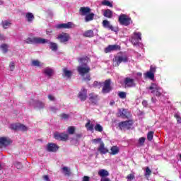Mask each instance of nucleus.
<instances>
[{"instance_id": "f257e3e1", "label": "nucleus", "mask_w": 181, "mask_h": 181, "mask_svg": "<svg viewBox=\"0 0 181 181\" xmlns=\"http://www.w3.org/2000/svg\"><path fill=\"white\" fill-rule=\"evenodd\" d=\"M77 71L81 77H83L85 81H90L91 80V76L88 73L91 71V68L88 66H77Z\"/></svg>"}, {"instance_id": "f03ea898", "label": "nucleus", "mask_w": 181, "mask_h": 181, "mask_svg": "<svg viewBox=\"0 0 181 181\" xmlns=\"http://www.w3.org/2000/svg\"><path fill=\"white\" fill-rule=\"evenodd\" d=\"M25 42L28 45L35 44V45H45V43H49V40L39 37H28L25 40Z\"/></svg>"}, {"instance_id": "7ed1b4c3", "label": "nucleus", "mask_w": 181, "mask_h": 181, "mask_svg": "<svg viewBox=\"0 0 181 181\" xmlns=\"http://www.w3.org/2000/svg\"><path fill=\"white\" fill-rule=\"evenodd\" d=\"M113 66L118 67L122 63H128V56L127 55H117L113 58Z\"/></svg>"}, {"instance_id": "20e7f679", "label": "nucleus", "mask_w": 181, "mask_h": 181, "mask_svg": "<svg viewBox=\"0 0 181 181\" xmlns=\"http://www.w3.org/2000/svg\"><path fill=\"white\" fill-rule=\"evenodd\" d=\"M118 22L123 26H129L132 23V19L125 14H121L119 16Z\"/></svg>"}, {"instance_id": "39448f33", "label": "nucleus", "mask_w": 181, "mask_h": 181, "mask_svg": "<svg viewBox=\"0 0 181 181\" xmlns=\"http://www.w3.org/2000/svg\"><path fill=\"white\" fill-rule=\"evenodd\" d=\"M147 90H151V94H154L156 97H160L162 95L161 88L156 83H151V86L147 88Z\"/></svg>"}, {"instance_id": "423d86ee", "label": "nucleus", "mask_w": 181, "mask_h": 181, "mask_svg": "<svg viewBox=\"0 0 181 181\" xmlns=\"http://www.w3.org/2000/svg\"><path fill=\"white\" fill-rule=\"evenodd\" d=\"M112 91V87L111 86V79H107L103 82V87L102 88L103 94H108Z\"/></svg>"}, {"instance_id": "0eeeda50", "label": "nucleus", "mask_w": 181, "mask_h": 181, "mask_svg": "<svg viewBox=\"0 0 181 181\" xmlns=\"http://www.w3.org/2000/svg\"><path fill=\"white\" fill-rule=\"evenodd\" d=\"M54 139H57V141H62L63 142H66V141L69 140V134L56 132L54 133Z\"/></svg>"}, {"instance_id": "6e6552de", "label": "nucleus", "mask_w": 181, "mask_h": 181, "mask_svg": "<svg viewBox=\"0 0 181 181\" xmlns=\"http://www.w3.org/2000/svg\"><path fill=\"white\" fill-rule=\"evenodd\" d=\"M124 84L125 88H132L136 87V83H135V79L130 77H126L124 80Z\"/></svg>"}, {"instance_id": "1a4fd4ad", "label": "nucleus", "mask_w": 181, "mask_h": 181, "mask_svg": "<svg viewBox=\"0 0 181 181\" xmlns=\"http://www.w3.org/2000/svg\"><path fill=\"white\" fill-rule=\"evenodd\" d=\"M12 144V140L8 137H0V149L2 148H6V146H9Z\"/></svg>"}, {"instance_id": "9d476101", "label": "nucleus", "mask_w": 181, "mask_h": 181, "mask_svg": "<svg viewBox=\"0 0 181 181\" xmlns=\"http://www.w3.org/2000/svg\"><path fill=\"white\" fill-rule=\"evenodd\" d=\"M88 100L90 104H93V105H97L98 101L100 100V96L93 92L88 95Z\"/></svg>"}, {"instance_id": "9b49d317", "label": "nucleus", "mask_w": 181, "mask_h": 181, "mask_svg": "<svg viewBox=\"0 0 181 181\" xmlns=\"http://www.w3.org/2000/svg\"><path fill=\"white\" fill-rule=\"evenodd\" d=\"M134 122L132 120H126L119 123V127L121 129H131Z\"/></svg>"}, {"instance_id": "f8f14e48", "label": "nucleus", "mask_w": 181, "mask_h": 181, "mask_svg": "<svg viewBox=\"0 0 181 181\" xmlns=\"http://www.w3.org/2000/svg\"><path fill=\"white\" fill-rule=\"evenodd\" d=\"M134 36L132 37L131 42L133 45L136 46V45H139V42L142 40V34L141 33H134Z\"/></svg>"}, {"instance_id": "ddd939ff", "label": "nucleus", "mask_w": 181, "mask_h": 181, "mask_svg": "<svg viewBox=\"0 0 181 181\" xmlns=\"http://www.w3.org/2000/svg\"><path fill=\"white\" fill-rule=\"evenodd\" d=\"M57 40H59L60 43H67L70 40V35L69 33H62L57 37Z\"/></svg>"}, {"instance_id": "4468645a", "label": "nucleus", "mask_w": 181, "mask_h": 181, "mask_svg": "<svg viewBox=\"0 0 181 181\" xmlns=\"http://www.w3.org/2000/svg\"><path fill=\"white\" fill-rule=\"evenodd\" d=\"M102 25L105 29H108L109 30H112V32H117V30L112 25H111V23L108 21L107 20H103Z\"/></svg>"}, {"instance_id": "2eb2a0df", "label": "nucleus", "mask_w": 181, "mask_h": 181, "mask_svg": "<svg viewBox=\"0 0 181 181\" xmlns=\"http://www.w3.org/2000/svg\"><path fill=\"white\" fill-rule=\"evenodd\" d=\"M59 146L54 143H48L47 144V152H57L59 151Z\"/></svg>"}, {"instance_id": "dca6fc26", "label": "nucleus", "mask_w": 181, "mask_h": 181, "mask_svg": "<svg viewBox=\"0 0 181 181\" xmlns=\"http://www.w3.org/2000/svg\"><path fill=\"white\" fill-rule=\"evenodd\" d=\"M117 50H121V47L119 45H109L105 49V53H111V52H115Z\"/></svg>"}, {"instance_id": "f3484780", "label": "nucleus", "mask_w": 181, "mask_h": 181, "mask_svg": "<svg viewBox=\"0 0 181 181\" xmlns=\"http://www.w3.org/2000/svg\"><path fill=\"white\" fill-rule=\"evenodd\" d=\"M78 97L81 101H86V100H87V89L82 88L78 94Z\"/></svg>"}, {"instance_id": "a211bd4d", "label": "nucleus", "mask_w": 181, "mask_h": 181, "mask_svg": "<svg viewBox=\"0 0 181 181\" xmlns=\"http://www.w3.org/2000/svg\"><path fill=\"white\" fill-rule=\"evenodd\" d=\"M129 115V112L127 109H119L117 112V117L120 118H128V115Z\"/></svg>"}, {"instance_id": "6ab92c4d", "label": "nucleus", "mask_w": 181, "mask_h": 181, "mask_svg": "<svg viewBox=\"0 0 181 181\" xmlns=\"http://www.w3.org/2000/svg\"><path fill=\"white\" fill-rule=\"evenodd\" d=\"M91 12V8L88 6L81 7L79 9V13L81 16H86Z\"/></svg>"}, {"instance_id": "aec40b11", "label": "nucleus", "mask_w": 181, "mask_h": 181, "mask_svg": "<svg viewBox=\"0 0 181 181\" xmlns=\"http://www.w3.org/2000/svg\"><path fill=\"white\" fill-rule=\"evenodd\" d=\"M98 152L101 155H105V153H108L109 151L107 148H105V144H104V142H101L100 146L98 148Z\"/></svg>"}, {"instance_id": "412c9836", "label": "nucleus", "mask_w": 181, "mask_h": 181, "mask_svg": "<svg viewBox=\"0 0 181 181\" xmlns=\"http://www.w3.org/2000/svg\"><path fill=\"white\" fill-rule=\"evenodd\" d=\"M73 25L72 22H68L67 23L58 24L57 25V29H71Z\"/></svg>"}, {"instance_id": "4be33fe9", "label": "nucleus", "mask_w": 181, "mask_h": 181, "mask_svg": "<svg viewBox=\"0 0 181 181\" xmlns=\"http://www.w3.org/2000/svg\"><path fill=\"white\" fill-rule=\"evenodd\" d=\"M90 60V58L86 56L83 57H80L78 59V63H80L81 66H88V61Z\"/></svg>"}, {"instance_id": "5701e85b", "label": "nucleus", "mask_w": 181, "mask_h": 181, "mask_svg": "<svg viewBox=\"0 0 181 181\" xmlns=\"http://www.w3.org/2000/svg\"><path fill=\"white\" fill-rule=\"evenodd\" d=\"M98 176H100L101 178L107 177V176H110V173L108 170L105 169H100L98 172Z\"/></svg>"}, {"instance_id": "b1692460", "label": "nucleus", "mask_w": 181, "mask_h": 181, "mask_svg": "<svg viewBox=\"0 0 181 181\" xmlns=\"http://www.w3.org/2000/svg\"><path fill=\"white\" fill-rule=\"evenodd\" d=\"M103 16L107 18V19H111L112 18V11L110 9H106L103 12Z\"/></svg>"}, {"instance_id": "393cba45", "label": "nucleus", "mask_w": 181, "mask_h": 181, "mask_svg": "<svg viewBox=\"0 0 181 181\" xmlns=\"http://www.w3.org/2000/svg\"><path fill=\"white\" fill-rule=\"evenodd\" d=\"M94 13H90L85 16V22H91V21H94Z\"/></svg>"}, {"instance_id": "a878e982", "label": "nucleus", "mask_w": 181, "mask_h": 181, "mask_svg": "<svg viewBox=\"0 0 181 181\" xmlns=\"http://www.w3.org/2000/svg\"><path fill=\"white\" fill-rule=\"evenodd\" d=\"M45 43H49V49H51L52 52H57V49H58L57 44H56L55 42H52L49 40H48V42H45Z\"/></svg>"}, {"instance_id": "bb28decb", "label": "nucleus", "mask_w": 181, "mask_h": 181, "mask_svg": "<svg viewBox=\"0 0 181 181\" xmlns=\"http://www.w3.org/2000/svg\"><path fill=\"white\" fill-rule=\"evenodd\" d=\"M62 172H63L64 176L69 177L71 175V170L69 167H63Z\"/></svg>"}, {"instance_id": "cd10ccee", "label": "nucleus", "mask_w": 181, "mask_h": 181, "mask_svg": "<svg viewBox=\"0 0 181 181\" xmlns=\"http://www.w3.org/2000/svg\"><path fill=\"white\" fill-rule=\"evenodd\" d=\"M83 36L84 37H94V31L88 30L84 32Z\"/></svg>"}, {"instance_id": "c85d7f7f", "label": "nucleus", "mask_w": 181, "mask_h": 181, "mask_svg": "<svg viewBox=\"0 0 181 181\" xmlns=\"http://www.w3.org/2000/svg\"><path fill=\"white\" fill-rule=\"evenodd\" d=\"M110 151V155H117V153H119V148L117 146H112Z\"/></svg>"}, {"instance_id": "c756f323", "label": "nucleus", "mask_w": 181, "mask_h": 181, "mask_svg": "<svg viewBox=\"0 0 181 181\" xmlns=\"http://www.w3.org/2000/svg\"><path fill=\"white\" fill-rule=\"evenodd\" d=\"M63 73L65 77H67V78H71V76H73V72H71V71L68 70L67 68L63 69Z\"/></svg>"}, {"instance_id": "7c9ffc66", "label": "nucleus", "mask_w": 181, "mask_h": 181, "mask_svg": "<svg viewBox=\"0 0 181 181\" xmlns=\"http://www.w3.org/2000/svg\"><path fill=\"white\" fill-rule=\"evenodd\" d=\"M144 78H149V80H155V74L147 71L144 74Z\"/></svg>"}, {"instance_id": "2f4dec72", "label": "nucleus", "mask_w": 181, "mask_h": 181, "mask_svg": "<svg viewBox=\"0 0 181 181\" xmlns=\"http://www.w3.org/2000/svg\"><path fill=\"white\" fill-rule=\"evenodd\" d=\"M0 49L1 52H3V53L5 54L7 52H8L9 46L8 45V44H2L1 45H0Z\"/></svg>"}, {"instance_id": "473e14b6", "label": "nucleus", "mask_w": 181, "mask_h": 181, "mask_svg": "<svg viewBox=\"0 0 181 181\" xmlns=\"http://www.w3.org/2000/svg\"><path fill=\"white\" fill-rule=\"evenodd\" d=\"M44 74H46L48 77H52L53 76V69L50 68H46L43 71Z\"/></svg>"}, {"instance_id": "72a5a7b5", "label": "nucleus", "mask_w": 181, "mask_h": 181, "mask_svg": "<svg viewBox=\"0 0 181 181\" xmlns=\"http://www.w3.org/2000/svg\"><path fill=\"white\" fill-rule=\"evenodd\" d=\"M25 18L28 22H32L35 19V16L32 13H27L25 14Z\"/></svg>"}, {"instance_id": "f704fd0d", "label": "nucleus", "mask_w": 181, "mask_h": 181, "mask_svg": "<svg viewBox=\"0 0 181 181\" xmlns=\"http://www.w3.org/2000/svg\"><path fill=\"white\" fill-rule=\"evenodd\" d=\"M85 127H86V128H87V129L88 131H93L94 129V124H91L90 120L88 121V122L86 124Z\"/></svg>"}, {"instance_id": "c9c22d12", "label": "nucleus", "mask_w": 181, "mask_h": 181, "mask_svg": "<svg viewBox=\"0 0 181 181\" xmlns=\"http://www.w3.org/2000/svg\"><path fill=\"white\" fill-rule=\"evenodd\" d=\"M67 132L69 135H73L76 132V127L74 126H70L67 129Z\"/></svg>"}, {"instance_id": "e433bc0d", "label": "nucleus", "mask_w": 181, "mask_h": 181, "mask_svg": "<svg viewBox=\"0 0 181 181\" xmlns=\"http://www.w3.org/2000/svg\"><path fill=\"white\" fill-rule=\"evenodd\" d=\"M10 129L13 131H19V123L11 124L10 125Z\"/></svg>"}, {"instance_id": "4c0bfd02", "label": "nucleus", "mask_w": 181, "mask_h": 181, "mask_svg": "<svg viewBox=\"0 0 181 181\" xmlns=\"http://www.w3.org/2000/svg\"><path fill=\"white\" fill-rule=\"evenodd\" d=\"M18 131H22L23 132H26V131H28V127L19 123Z\"/></svg>"}, {"instance_id": "58836bf2", "label": "nucleus", "mask_w": 181, "mask_h": 181, "mask_svg": "<svg viewBox=\"0 0 181 181\" xmlns=\"http://www.w3.org/2000/svg\"><path fill=\"white\" fill-rule=\"evenodd\" d=\"M102 5H103L104 6H109L110 8H112V3H111L110 1L108 0H104L103 1H102Z\"/></svg>"}, {"instance_id": "ea45409f", "label": "nucleus", "mask_w": 181, "mask_h": 181, "mask_svg": "<svg viewBox=\"0 0 181 181\" xmlns=\"http://www.w3.org/2000/svg\"><path fill=\"white\" fill-rule=\"evenodd\" d=\"M14 166L16 168V169H18V170L23 168V165H22V163L19 161H16L14 163Z\"/></svg>"}, {"instance_id": "a19ab883", "label": "nucleus", "mask_w": 181, "mask_h": 181, "mask_svg": "<svg viewBox=\"0 0 181 181\" xmlns=\"http://www.w3.org/2000/svg\"><path fill=\"white\" fill-rule=\"evenodd\" d=\"M95 130H96L98 132H103V126L100 124H96V125L94 127Z\"/></svg>"}, {"instance_id": "79ce46f5", "label": "nucleus", "mask_w": 181, "mask_h": 181, "mask_svg": "<svg viewBox=\"0 0 181 181\" xmlns=\"http://www.w3.org/2000/svg\"><path fill=\"white\" fill-rule=\"evenodd\" d=\"M1 25L4 28V29H8V26H11V22L6 21H3L1 23Z\"/></svg>"}, {"instance_id": "37998d69", "label": "nucleus", "mask_w": 181, "mask_h": 181, "mask_svg": "<svg viewBox=\"0 0 181 181\" xmlns=\"http://www.w3.org/2000/svg\"><path fill=\"white\" fill-rule=\"evenodd\" d=\"M126 179L127 180V181H132L134 180V179H135V173H131L129 174L127 177Z\"/></svg>"}, {"instance_id": "c03bdc74", "label": "nucleus", "mask_w": 181, "mask_h": 181, "mask_svg": "<svg viewBox=\"0 0 181 181\" xmlns=\"http://www.w3.org/2000/svg\"><path fill=\"white\" fill-rule=\"evenodd\" d=\"M117 95L118 97H119V98H122V100H125V98H127V93L125 92H119Z\"/></svg>"}, {"instance_id": "a18cd8bd", "label": "nucleus", "mask_w": 181, "mask_h": 181, "mask_svg": "<svg viewBox=\"0 0 181 181\" xmlns=\"http://www.w3.org/2000/svg\"><path fill=\"white\" fill-rule=\"evenodd\" d=\"M153 134H155V132L151 131V132H148V134H147V139L148 141H152V139H153Z\"/></svg>"}, {"instance_id": "49530a36", "label": "nucleus", "mask_w": 181, "mask_h": 181, "mask_svg": "<svg viewBox=\"0 0 181 181\" xmlns=\"http://www.w3.org/2000/svg\"><path fill=\"white\" fill-rule=\"evenodd\" d=\"M36 106L37 107V108L41 110L42 108H45V103H43L40 101H37L36 102Z\"/></svg>"}, {"instance_id": "de8ad7c7", "label": "nucleus", "mask_w": 181, "mask_h": 181, "mask_svg": "<svg viewBox=\"0 0 181 181\" xmlns=\"http://www.w3.org/2000/svg\"><path fill=\"white\" fill-rule=\"evenodd\" d=\"M59 117L62 118V119H69L70 115L66 113H62L61 115H59Z\"/></svg>"}, {"instance_id": "09e8293b", "label": "nucleus", "mask_w": 181, "mask_h": 181, "mask_svg": "<svg viewBox=\"0 0 181 181\" xmlns=\"http://www.w3.org/2000/svg\"><path fill=\"white\" fill-rule=\"evenodd\" d=\"M174 118L177 119V124H181V117L179 115V114L176 113L174 115Z\"/></svg>"}, {"instance_id": "8fccbe9b", "label": "nucleus", "mask_w": 181, "mask_h": 181, "mask_svg": "<svg viewBox=\"0 0 181 181\" xmlns=\"http://www.w3.org/2000/svg\"><path fill=\"white\" fill-rule=\"evenodd\" d=\"M32 64L36 67H40V62L38 60H33Z\"/></svg>"}, {"instance_id": "3c124183", "label": "nucleus", "mask_w": 181, "mask_h": 181, "mask_svg": "<svg viewBox=\"0 0 181 181\" xmlns=\"http://www.w3.org/2000/svg\"><path fill=\"white\" fill-rule=\"evenodd\" d=\"M151 174H152V171L151 170V169H149V167H146L145 176H151Z\"/></svg>"}, {"instance_id": "603ef678", "label": "nucleus", "mask_w": 181, "mask_h": 181, "mask_svg": "<svg viewBox=\"0 0 181 181\" xmlns=\"http://www.w3.org/2000/svg\"><path fill=\"white\" fill-rule=\"evenodd\" d=\"M148 72L153 73V74H155V73H156V67L151 66L150 70L148 71Z\"/></svg>"}, {"instance_id": "864d4df0", "label": "nucleus", "mask_w": 181, "mask_h": 181, "mask_svg": "<svg viewBox=\"0 0 181 181\" xmlns=\"http://www.w3.org/2000/svg\"><path fill=\"white\" fill-rule=\"evenodd\" d=\"M146 140V139L145 137H141L139 139V144H140V145H144V144H145Z\"/></svg>"}, {"instance_id": "5fc2aeb1", "label": "nucleus", "mask_w": 181, "mask_h": 181, "mask_svg": "<svg viewBox=\"0 0 181 181\" xmlns=\"http://www.w3.org/2000/svg\"><path fill=\"white\" fill-rule=\"evenodd\" d=\"M11 71H13L15 70V62H11L9 64Z\"/></svg>"}, {"instance_id": "6e6d98bb", "label": "nucleus", "mask_w": 181, "mask_h": 181, "mask_svg": "<svg viewBox=\"0 0 181 181\" xmlns=\"http://www.w3.org/2000/svg\"><path fill=\"white\" fill-rule=\"evenodd\" d=\"M42 177H43L44 180H45V181H50V179L49 178V175H43Z\"/></svg>"}, {"instance_id": "4d7b16f0", "label": "nucleus", "mask_w": 181, "mask_h": 181, "mask_svg": "<svg viewBox=\"0 0 181 181\" xmlns=\"http://www.w3.org/2000/svg\"><path fill=\"white\" fill-rule=\"evenodd\" d=\"M48 98H49V101H54V100H55L54 96H53L52 95H49Z\"/></svg>"}, {"instance_id": "13d9d810", "label": "nucleus", "mask_w": 181, "mask_h": 181, "mask_svg": "<svg viewBox=\"0 0 181 181\" xmlns=\"http://www.w3.org/2000/svg\"><path fill=\"white\" fill-rule=\"evenodd\" d=\"M82 181H90V177L84 176Z\"/></svg>"}, {"instance_id": "bf43d9fd", "label": "nucleus", "mask_w": 181, "mask_h": 181, "mask_svg": "<svg viewBox=\"0 0 181 181\" xmlns=\"http://www.w3.org/2000/svg\"><path fill=\"white\" fill-rule=\"evenodd\" d=\"M142 105H144V107H148V101L143 100L142 101Z\"/></svg>"}, {"instance_id": "052dcab7", "label": "nucleus", "mask_w": 181, "mask_h": 181, "mask_svg": "<svg viewBox=\"0 0 181 181\" xmlns=\"http://www.w3.org/2000/svg\"><path fill=\"white\" fill-rule=\"evenodd\" d=\"M93 142H94L95 144H97V142H101V139H95L93 140Z\"/></svg>"}, {"instance_id": "680f3d73", "label": "nucleus", "mask_w": 181, "mask_h": 181, "mask_svg": "<svg viewBox=\"0 0 181 181\" xmlns=\"http://www.w3.org/2000/svg\"><path fill=\"white\" fill-rule=\"evenodd\" d=\"M81 136H83V134H76V138L77 139H80V138H81Z\"/></svg>"}, {"instance_id": "e2e57ef3", "label": "nucleus", "mask_w": 181, "mask_h": 181, "mask_svg": "<svg viewBox=\"0 0 181 181\" xmlns=\"http://www.w3.org/2000/svg\"><path fill=\"white\" fill-rule=\"evenodd\" d=\"M50 110L52 112H56V111H57V108L54 107H50Z\"/></svg>"}, {"instance_id": "0e129e2a", "label": "nucleus", "mask_w": 181, "mask_h": 181, "mask_svg": "<svg viewBox=\"0 0 181 181\" xmlns=\"http://www.w3.org/2000/svg\"><path fill=\"white\" fill-rule=\"evenodd\" d=\"M115 104V101H111L110 103V105H114Z\"/></svg>"}, {"instance_id": "69168bd1", "label": "nucleus", "mask_w": 181, "mask_h": 181, "mask_svg": "<svg viewBox=\"0 0 181 181\" xmlns=\"http://www.w3.org/2000/svg\"><path fill=\"white\" fill-rule=\"evenodd\" d=\"M152 103H156V99L151 98Z\"/></svg>"}, {"instance_id": "338daca9", "label": "nucleus", "mask_w": 181, "mask_h": 181, "mask_svg": "<svg viewBox=\"0 0 181 181\" xmlns=\"http://www.w3.org/2000/svg\"><path fill=\"white\" fill-rule=\"evenodd\" d=\"M137 75H138V76H142V74L139 73V74H137Z\"/></svg>"}, {"instance_id": "774afa93", "label": "nucleus", "mask_w": 181, "mask_h": 181, "mask_svg": "<svg viewBox=\"0 0 181 181\" xmlns=\"http://www.w3.org/2000/svg\"><path fill=\"white\" fill-rule=\"evenodd\" d=\"M180 158H181V154L180 155Z\"/></svg>"}]
</instances>
